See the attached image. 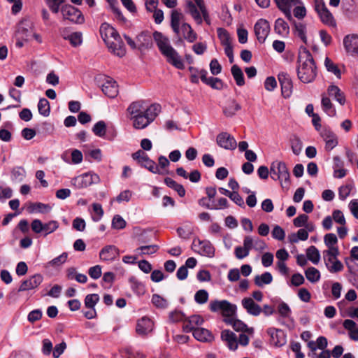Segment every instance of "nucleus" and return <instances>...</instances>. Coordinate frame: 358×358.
Instances as JSON below:
<instances>
[{"label": "nucleus", "mask_w": 358, "mask_h": 358, "mask_svg": "<svg viewBox=\"0 0 358 358\" xmlns=\"http://www.w3.org/2000/svg\"><path fill=\"white\" fill-rule=\"evenodd\" d=\"M296 68L298 78L304 83L313 82L317 76L313 57L306 48L300 47Z\"/></svg>", "instance_id": "nucleus-1"}, {"label": "nucleus", "mask_w": 358, "mask_h": 358, "mask_svg": "<svg viewBox=\"0 0 358 358\" xmlns=\"http://www.w3.org/2000/svg\"><path fill=\"white\" fill-rule=\"evenodd\" d=\"M161 110L159 104H151L146 108V113L134 116L129 120L132 122V126L136 129H143L150 125L157 117Z\"/></svg>", "instance_id": "nucleus-2"}, {"label": "nucleus", "mask_w": 358, "mask_h": 358, "mask_svg": "<svg viewBox=\"0 0 358 358\" xmlns=\"http://www.w3.org/2000/svg\"><path fill=\"white\" fill-rule=\"evenodd\" d=\"M270 173L273 180H278L282 188L289 186V172L285 162L274 161L271 164Z\"/></svg>", "instance_id": "nucleus-3"}, {"label": "nucleus", "mask_w": 358, "mask_h": 358, "mask_svg": "<svg viewBox=\"0 0 358 358\" xmlns=\"http://www.w3.org/2000/svg\"><path fill=\"white\" fill-rule=\"evenodd\" d=\"M209 308L212 312L222 311L224 318L233 317L235 314L236 307L227 300H214L211 301L209 304Z\"/></svg>", "instance_id": "nucleus-4"}, {"label": "nucleus", "mask_w": 358, "mask_h": 358, "mask_svg": "<svg viewBox=\"0 0 358 358\" xmlns=\"http://www.w3.org/2000/svg\"><path fill=\"white\" fill-rule=\"evenodd\" d=\"M315 10L324 24L329 27H336V20L323 0H315Z\"/></svg>", "instance_id": "nucleus-5"}, {"label": "nucleus", "mask_w": 358, "mask_h": 358, "mask_svg": "<svg viewBox=\"0 0 358 358\" xmlns=\"http://www.w3.org/2000/svg\"><path fill=\"white\" fill-rule=\"evenodd\" d=\"M100 181L99 176L94 173H86L73 178L71 185L78 189L85 188L92 184H97Z\"/></svg>", "instance_id": "nucleus-6"}, {"label": "nucleus", "mask_w": 358, "mask_h": 358, "mask_svg": "<svg viewBox=\"0 0 358 358\" xmlns=\"http://www.w3.org/2000/svg\"><path fill=\"white\" fill-rule=\"evenodd\" d=\"M61 12L64 20L76 24H83L85 22V17L81 11L71 5L63 6Z\"/></svg>", "instance_id": "nucleus-7"}, {"label": "nucleus", "mask_w": 358, "mask_h": 358, "mask_svg": "<svg viewBox=\"0 0 358 358\" xmlns=\"http://www.w3.org/2000/svg\"><path fill=\"white\" fill-rule=\"evenodd\" d=\"M192 247L195 252L202 256L213 257L215 255V248L208 241L194 239Z\"/></svg>", "instance_id": "nucleus-8"}, {"label": "nucleus", "mask_w": 358, "mask_h": 358, "mask_svg": "<svg viewBox=\"0 0 358 358\" xmlns=\"http://www.w3.org/2000/svg\"><path fill=\"white\" fill-rule=\"evenodd\" d=\"M278 79L281 86L282 94L285 98H289L293 90V83L290 76L285 71H281L278 75Z\"/></svg>", "instance_id": "nucleus-9"}, {"label": "nucleus", "mask_w": 358, "mask_h": 358, "mask_svg": "<svg viewBox=\"0 0 358 358\" xmlns=\"http://www.w3.org/2000/svg\"><path fill=\"white\" fill-rule=\"evenodd\" d=\"M255 33L259 43H263L270 32V24L266 20L259 19L255 24Z\"/></svg>", "instance_id": "nucleus-10"}, {"label": "nucleus", "mask_w": 358, "mask_h": 358, "mask_svg": "<svg viewBox=\"0 0 358 358\" xmlns=\"http://www.w3.org/2000/svg\"><path fill=\"white\" fill-rule=\"evenodd\" d=\"M33 34V25L29 20H22L17 28V37L21 38L24 41H28L31 39Z\"/></svg>", "instance_id": "nucleus-11"}, {"label": "nucleus", "mask_w": 358, "mask_h": 358, "mask_svg": "<svg viewBox=\"0 0 358 358\" xmlns=\"http://www.w3.org/2000/svg\"><path fill=\"white\" fill-rule=\"evenodd\" d=\"M217 145L226 150H234L237 146L235 138L227 132H222L217 136Z\"/></svg>", "instance_id": "nucleus-12"}, {"label": "nucleus", "mask_w": 358, "mask_h": 358, "mask_svg": "<svg viewBox=\"0 0 358 358\" xmlns=\"http://www.w3.org/2000/svg\"><path fill=\"white\" fill-rule=\"evenodd\" d=\"M162 55L166 57V62L176 69L180 70L185 69V64L182 57L173 48H169V50L162 53Z\"/></svg>", "instance_id": "nucleus-13"}, {"label": "nucleus", "mask_w": 358, "mask_h": 358, "mask_svg": "<svg viewBox=\"0 0 358 358\" xmlns=\"http://www.w3.org/2000/svg\"><path fill=\"white\" fill-rule=\"evenodd\" d=\"M106 44L109 50L114 55L120 57L124 56L126 53L124 44L120 34L117 37L113 38L111 41L106 43Z\"/></svg>", "instance_id": "nucleus-14"}, {"label": "nucleus", "mask_w": 358, "mask_h": 358, "mask_svg": "<svg viewBox=\"0 0 358 358\" xmlns=\"http://www.w3.org/2000/svg\"><path fill=\"white\" fill-rule=\"evenodd\" d=\"M343 45L348 53L358 56V35L345 36L343 38Z\"/></svg>", "instance_id": "nucleus-15"}, {"label": "nucleus", "mask_w": 358, "mask_h": 358, "mask_svg": "<svg viewBox=\"0 0 358 358\" xmlns=\"http://www.w3.org/2000/svg\"><path fill=\"white\" fill-rule=\"evenodd\" d=\"M221 340L226 344L227 348L232 351L238 348V338L236 335L229 329L222 330L221 332Z\"/></svg>", "instance_id": "nucleus-16"}, {"label": "nucleus", "mask_w": 358, "mask_h": 358, "mask_svg": "<svg viewBox=\"0 0 358 358\" xmlns=\"http://www.w3.org/2000/svg\"><path fill=\"white\" fill-rule=\"evenodd\" d=\"M276 3L277 6L281 10L285 15L286 17L289 20H292V16L291 14V8L294 6L301 4L300 0H273Z\"/></svg>", "instance_id": "nucleus-17"}, {"label": "nucleus", "mask_w": 358, "mask_h": 358, "mask_svg": "<svg viewBox=\"0 0 358 358\" xmlns=\"http://www.w3.org/2000/svg\"><path fill=\"white\" fill-rule=\"evenodd\" d=\"M43 278L41 274H35L30 278L22 282L18 292H24L33 289L38 287L43 282Z\"/></svg>", "instance_id": "nucleus-18"}, {"label": "nucleus", "mask_w": 358, "mask_h": 358, "mask_svg": "<svg viewBox=\"0 0 358 358\" xmlns=\"http://www.w3.org/2000/svg\"><path fill=\"white\" fill-rule=\"evenodd\" d=\"M267 333L270 335L271 341L275 346L280 347L286 343V335L282 330L275 328H269L267 330Z\"/></svg>", "instance_id": "nucleus-19"}, {"label": "nucleus", "mask_w": 358, "mask_h": 358, "mask_svg": "<svg viewBox=\"0 0 358 358\" xmlns=\"http://www.w3.org/2000/svg\"><path fill=\"white\" fill-rule=\"evenodd\" d=\"M320 134L325 141L326 150L330 151L337 146L338 143L337 136L331 130L324 129Z\"/></svg>", "instance_id": "nucleus-20"}, {"label": "nucleus", "mask_w": 358, "mask_h": 358, "mask_svg": "<svg viewBox=\"0 0 358 358\" xmlns=\"http://www.w3.org/2000/svg\"><path fill=\"white\" fill-rule=\"evenodd\" d=\"M99 31L101 36L105 43L109 41H111L113 38L117 37L119 35L117 30L107 22L101 24Z\"/></svg>", "instance_id": "nucleus-21"}, {"label": "nucleus", "mask_w": 358, "mask_h": 358, "mask_svg": "<svg viewBox=\"0 0 358 358\" xmlns=\"http://www.w3.org/2000/svg\"><path fill=\"white\" fill-rule=\"evenodd\" d=\"M145 102L142 100L132 102L127 108V117L129 119L146 113V108L144 106Z\"/></svg>", "instance_id": "nucleus-22"}, {"label": "nucleus", "mask_w": 358, "mask_h": 358, "mask_svg": "<svg viewBox=\"0 0 358 358\" xmlns=\"http://www.w3.org/2000/svg\"><path fill=\"white\" fill-rule=\"evenodd\" d=\"M223 321L226 324L232 326L233 329L236 331H242L250 334H253V328H248L245 323L238 319H235L234 317L224 318Z\"/></svg>", "instance_id": "nucleus-23"}, {"label": "nucleus", "mask_w": 358, "mask_h": 358, "mask_svg": "<svg viewBox=\"0 0 358 358\" xmlns=\"http://www.w3.org/2000/svg\"><path fill=\"white\" fill-rule=\"evenodd\" d=\"M241 304L247 313L251 315L258 316L262 311L260 306L256 303L252 298L243 299Z\"/></svg>", "instance_id": "nucleus-24"}, {"label": "nucleus", "mask_w": 358, "mask_h": 358, "mask_svg": "<svg viewBox=\"0 0 358 358\" xmlns=\"http://www.w3.org/2000/svg\"><path fill=\"white\" fill-rule=\"evenodd\" d=\"M153 322L147 317L138 320L136 324V332L139 335H146L153 329Z\"/></svg>", "instance_id": "nucleus-25"}, {"label": "nucleus", "mask_w": 358, "mask_h": 358, "mask_svg": "<svg viewBox=\"0 0 358 358\" xmlns=\"http://www.w3.org/2000/svg\"><path fill=\"white\" fill-rule=\"evenodd\" d=\"M153 38L162 54L169 50V48H173L170 44L169 39L162 33L157 31H155L153 33Z\"/></svg>", "instance_id": "nucleus-26"}, {"label": "nucleus", "mask_w": 358, "mask_h": 358, "mask_svg": "<svg viewBox=\"0 0 358 358\" xmlns=\"http://www.w3.org/2000/svg\"><path fill=\"white\" fill-rule=\"evenodd\" d=\"M102 92L109 98H115L118 94V86L115 80L106 78L101 87Z\"/></svg>", "instance_id": "nucleus-27"}, {"label": "nucleus", "mask_w": 358, "mask_h": 358, "mask_svg": "<svg viewBox=\"0 0 358 358\" xmlns=\"http://www.w3.org/2000/svg\"><path fill=\"white\" fill-rule=\"evenodd\" d=\"M324 262L326 267L330 273H338L343 269V265L338 258H333L331 257L323 256Z\"/></svg>", "instance_id": "nucleus-28"}, {"label": "nucleus", "mask_w": 358, "mask_h": 358, "mask_svg": "<svg viewBox=\"0 0 358 358\" xmlns=\"http://www.w3.org/2000/svg\"><path fill=\"white\" fill-rule=\"evenodd\" d=\"M118 255V249L115 246L107 245L101 249L99 257L103 261H113Z\"/></svg>", "instance_id": "nucleus-29"}, {"label": "nucleus", "mask_w": 358, "mask_h": 358, "mask_svg": "<svg viewBox=\"0 0 358 358\" xmlns=\"http://www.w3.org/2000/svg\"><path fill=\"white\" fill-rule=\"evenodd\" d=\"M182 37L189 43H194L197 39V34L193 30L191 25L187 22H183L180 28Z\"/></svg>", "instance_id": "nucleus-30"}, {"label": "nucleus", "mask_w": 358, "mask_h": 358, "mask_svg": "<svg viewBox=\"0 0 358 358\" xmlns=\"http://www.w3.org/2000/svg\"><path fill=\"white\" fill-rule=\"evenodd\" d=\"M194 337L201 342H211L214 339L212 333L204 328L197 327V329L192 331Z\"/></svg>", "instance_id": "nucleus-31"}, {"label": "nucleus", "mask_w": 358, "mask_h": 358, "mask_svg": "<svg viewBox=\"0 0 358 358\" xmlns=\"http://www.w3.org/2000/svg\"><path fill=\"white\" fill-rule=\"evenodd\" d=\"M184 18L183 14L178 10H173L171 13V27L176 34H180V24Z\"/></svg>", "instance_id": "nucleus-32"}, {"label": "nucleus", "mask_w": 358, "mask_h": 358, "mask_svg": "<svg viewBox=\"0 0 358 358\" xmlns=\"http://www.w3.org/2000/svg\"><path fill=\"white\" fill-rule=\"evenodd\" d=\"M327 94L329 96L333 97L341 105H344L345 103V97L344 93L341 89L334 85H331L328 87Z\"/></svg>", "instance_id": "nucleus-33"}, {"label": "nucleus", "mask_w": 358, "mask_h": 358, "mask_svg": "<svg viewBox=\"0 0 358 358\" xmlns=\"http://www.w3.org/2000/svg\"><path fill=\"white\" fill-rule=\"evenodd\" d=\"M241 107L234 99H230L223 108V113L227 117H232Z\"/></svg>", "instance_id": "nucleus-34"}, {"label": "nucleus", "mask_w": 358, "mask_h": 358, "mask_svg": "<svg viewBox=\"0 0 358 358\" xmlns=\"http://www.w3.org/2000/svg\"><path fill=\"white\" fill-rule=\"evenodd\" d=\"M322 108L323 110L330 117L336 115V110L330 100V99L325 94L322 95L321 101Z\"/></svg>", "instance_id": "nucleus-35"}, {"label": "nucleus", "mask_w": 358, "mask_h": 358, "mask_svg": "<svg viewBox=\"0 0 358 358\" xmlns=\"http://www.w3.org/2000/svg\"><path fill=\"white\" fill-rule=\"evenodd\" d=\"M273 281V276L269 272H265L262 275H257L254 278L255 284L258 287L269 285Z\"/></svg>", "instance_id": "nucleus-36"}, {"label": "nucleus", "mask_w": 358, "mask_h": 358, "mask_svg": "<svg viewBox=\"0 0 358 358\" xmlns=\"http://www.w3.org/2000/svg\"><path fill=\"white\" fill-rule=\"evenodd\" d=\"M187 10L198 24H202V17L200 14V12L197 9L196 6L194 3L190 1H187Z\"/></svg>", "instance_id": "nucleus-37"}, {"label": "nucleus", "mask_w": 358, "mask_h": 358, "mask_svg": "<svg viewBox=\"0 0 358 358\" xmlns=\"http://www.w3.org/2000/svg\"><path fill=\"white\" fill-rule=\"evenodd\" d=\"M231 74L238 86H243L245 84L244 76L241 69L236 64L231 66Z\"/></svg>", "instance_id": "nucleus-38"}, {"label": "nucleus", "mask_w": 358, "mask_h": 358, "mask_svg": "<svg viewBox=\"0 0 358 358\" xmlns=\"http://www.w3.org/2000/svg\"><path fill=\"white\" fill-rule=\"evenodd\" d=\"M193 227L190 223H186L177 229V233L180 238L189 239L193 234Z\"/></svg>", "instance_id": "nucleus-39"}, {"label": "nucleus", "mask_w": 358, "mask_h": 358, "mask_svg": "<svg viewBox=\"0 0 358 358\" xmlns=\"http://www.w3.org/2000/svg\"><path fill=\"white\" fill-rule=\"evenodd\" d=\"M165 184L170 188L174 189L180 197H183L185 195V189L184 187L176 182L175 180L170 178H166L164 179Z\"/></svg>", "instance_id": "nucleus-40"}, {"label": "nucleus", "mask_w": 358, "mask_h": 358, "mask_svg": "<svg viewBox=\"0 0 358 358\" xmlns=\"http://www.w3.org/2000/svg\"><path fill=\"white\" fill-rule=\"evenodd\" d=\"M138 48H149L152 46V38L150 36L145 33H141L137 37Z\"/></svg>", "instance_id": "nucleus-41"}, {"label": "nucleus", "mask_w": 358, "mask_h": 358, "mask_svg": "<svg viewBox=\"0 0 358 358\" xmlns=\"http://www.w3.org/2000/svg\"><path fill=\"white\" fill-rule=\"evenodd\" d=\"M307 258L314 264H317L320 259V254L316 247L310 246L306 250Z\"/></svg>", "instance_id": "nucleus-42"}, {"label": "nucleus", "mask_w": 358, "mask_h": 358, "mask_svg": "<svg viewBox=\"0 0 358 358\" xmlns=\"http://www.w3.org/2000/svg\"><path fill=\"white\" fill-rule=\"evenodd\" d=\"M275 31L280 35H286L289 33V26L282 19L278 18L275 22Z\"/></svg>", "instance_id": "nucleus-43"}, {"label": "nucleus", "mask_w": 358, "mask_h": 358, "mask_svg": "<svg viewBox=\"0 0 358 358\" xmlns=\"http://www.w3.org/2000/svg\"><path fill=\"white\" fill-rule=\"evenodd\" d=\"M305 275L308 280L312 283L317 282L320 279V273L315 267H309L305 271Z\"/></svg>", "instance_id": "nucleus-44"}, {"label": "nucleus", "mask_w": 358, "mask_h": 358, "mask_svg": "<svg viewBox=\"0 0 358 358\" xmlns=\"http://www.w3.org/2000/svg\"><path fill=\"white\" fill-rule=\"evenodd\" d=\"M294 34L301 38V40L304 43H307V37H306V27L305 24L302 23H295L294 24Z\"/></svg>", "instance_id": "nucleus-45"}, {"label": "nucleus", "mask_w": 358, "mask_h": 358, "mask_svg": "<svg viewBox=\"0 0 358 358\" xmlns=\"http://www.w3.org/2000/svg\"><path fill=\"white\" fill-rule=\"evenodd\" d=\"M38 109L41 115L45 117L48 116L50 112L49 101L45 98L40 99L38 103Z\"/></svg>", "instance_id": "nucleus-46"}, {"label": "nucleus", "mask_w": 358, "mask_h": 358, "mask_svg": "<svg viewBox=\"0 0 358 358\" xmlns=\"http://www.w3.org/2000/svg\"><path fill=\"white\" fill-rule=\"evenodd\" d=\"M152 303L156 308L162 309L166 308L169 305L166 299L157 294L152 295Z\"/></svg>", "instance_id": "nucleus-47"}, {"label": "nucleus", "mask_w": 358, "mask_h": 358, "mask_svg": "<svg viewBox=\"0 0 358 358\" xmlns=\"http://www.w3.org/2000/svg\"><path fill=\"white\" fill-rule=\"evenodd\" d=\"M99 301V296L97 294H87L85 298V306L87 308H94Z\"/></svg>", "instance_id": "nucleus-48"}, {"label": "nucleus", "mask_w": 358, "mask_h": 358, "mask_svg": "<svg viewBox=\"0 0 358 358\" xmlns=\"http://www.w3.org/2000/svg\"><path fill=\"white\" fill-rule=\"evenodd\" d=\"M218 38L221 41V44L224 45L231 43V38L228 31L223 28H218L217 30Z\"/></svg>", "instance_id": "nucleus-49"}, {"label": "nucleus", "mask_w": 358, "mask_h": 358, "mask_svg": "<svg viewBox=\"0 0 358 358\" xmlns=\"http://www.w3.org/2000/svg\"><path fill=\"white\" fill-rule=\"evenodd\" d=\"M92 131L94 133V134L99 137H103L105 136L106 132V123L101 120L96 122L93 128Z\"/></svg>", "instance_id": "nucleus-50"}, {"label": "nucleus", "mask_w": 358, "mask_h": 358, "mask_svg": "<svg viewBox=\"0 0 358 358\" xmlns=\"http://www.w3.org/2000/svg\"><path fill=\"white\" fill-rule=\"evenodd\" d=\"M291 148L293 153L299 155L302 150V142L298 136H294L290 141Z\"/></svg>", "instance_id": "nucleus-51"}, {"label": "nucleus", "mask_w": 358, "mask_h": 358, "mask_svg": "<svg viewBox=\"0 0 358 358\" xmlns=\"http://www.w3.org/2000/svg\"><path fill=\"white\" fill-rule=\"evenodd\" d=\"M353 189L352 183H349L340 187L338 189V196L341 200H345L350 194Z\"/></svg>", "instance_id": "nucleus-52"}, {"label": "nucleus", "mask_w": 358, "mask_h": 358, "mask_svg": "<svg viewBox=\"0 0 358 358\" xmlns=\"http://www.w3.org/2000/svg\"><path fill=\"white\" fill-rule=\"evenodd\" d=\"M58 227L59 223L55 220H52L48 223L43 224V231L44 232V236L54 232Z\"/></svg>", "instance_id": "nucleus-53"}, {"label": "nucleus", "mask_w": 358, "mask_h": 358, "mask_svg": "<svg viewBox=\"0 0 358 358\" xmlns=\"http://www.w3.org/2000/svg\"><path fill=\"white\" fill-rule=\"evenodd\" d=\"M130 282L131 283L132 289L138 295H142L145 293V287L144 285L139 281H138L135 278L132 277L130 278Z\"/></svg>", "instance_id": "nucleus-54"}, {"label": "nucleus", "mask_w": 358, "mask_h": 358, "mask_svg": "<svg viewBox=\"0 0 358 358\" xmlns=\"http://www.w3.org/2000/svg\"><path fill=\"white\" fill-rule=\"evenodd\" d=\"M324 64L328 71L333 73L337 78L341 77V71L329 58L326 57Z\"/></svg>", "instance_id": "nucleus-55"}, {"label": "nucleus", "mask_w": 358, "mask_h": 358, "mask_svg": "<svg viewBox=\"0 0 358 358\" xmlns=\"http://www.w3.org/2000/svg\"><path fill=\"white\" fill-rule=\"evenodd\" d=\"M194 300L199 304H203L208 300V293L205 289H199L195 293Z\"/></svg>", "instance_id": "nucleus-56"}, {"label": "nucleus", "mask_w": 358, "mask_h": 358, "mask_svg": "<svg viewBox=\"0 0 358 358\" xmlns=\"http://www.w3.org/2000/svg\"><path fill=\"white\" fill-rule=\"evenodd\" d=\"M141 166L145 167V169H148L150 172H152L153 173L162 174V172H161L159 166L157 165L156 163L150 159H148Z\"/></svg>", "instance_id": "nucleus-57"}, {"label": "nucleus", "mask_w": 358, "mask_h": 358, "mask_svg": "<svg viewBox=\"0 0 358 358\" xmlns=\"http://www.w3.org/2000/svg\"><path fill=\"white\" fill-rule=\"evenodd\" d=\"M203 319L198 315H192L188 318V322L191 326L189 327L190 331H194V329H197L196 326L201 325L203 323Z\"/></svg>", "instance_id": "nucleus-58"}, {"label": "nucleus", "mask_w": 358, "mask_h": 358, "mask_svg": "<svg viewBox=\"0 0 358 358\" xmlns=\"http://www.w3.org/2000/svg\"><path fill=\"white\" fill-rule=\"evenodd\" d=\"M92 208L94 215L92 216V219L94 222H99L103 215V210L102 208V206L99 203H93Z\"/></svg>", "instance_id": "nucleus-59"}, {"label": "nucleus", "mask_w": 358, "mask_h": 358, "mask_svg": "<svg viewBox=\"0 0 358 358\" xmlns=\"http://www.w3.org/2000/svg\"><path fill=\"white\" fill-rule=\"evenodd\" d=\"M65 39H69L71 44L75 47L80 45L82 43V34L79 32H73L68 37L64 36Z\"/></svg>", "instance_id": "nucleus-60"}, {"label": "nucleus", "mask_w": 358, "mask_h": 358, "mask_svg": "<svg viewBox=\"0 0 358 358\" xmlns=\"http://www.w3.org/2000/svg\"><path fill=\"white\" fill-rule=\"evenodd\" d=\"M132 158L136 160L141 166L150 159L148 155L141 150L133 153Z\"/></svg>", "instance_id": "nucleus-61"}, {"label": "nucleus", "mask_w": 358, "mask_h": 358, "mask_svg": "<svg viewBox=\"0 0 358 358\" xmlns=\"http://www.w3.org/2000/svg\"><path fill=\"white\" fill-rule=\"evenodd\" d=\"M112 227L116 229H122L126 227V221L119 215L113 217Z\"/></svg>", "instance_id": "nucleus-62"}, {"label": "nucleus", "mask_w": 358, "mask_h": 358, "mask_svg": "<svg viewBox=\"0 0 358 358\" xmlns=\"http://www.w3.org/2000/svg\"><path fill=\"white\" fill-rule=\"evenodd\" d=\"M12 179L16 181H22L25 176V171L22 167L14 168L12 171Z\"/></svg>", "instance_id": "nucleus-63"}, {"label": "nucleus", "mask_w": 358, "mask_h": 358, "mask_svg": "<svg viewBox=\"0 0 358 358\" xmlns=\"http://www.w3.org/2000/svg\"><path fill=\"white\" fill-rule=\"evenodd\" d=\"M324 242L327 248L336 246L338 243V238L336 234L329 233L324 237Z\"/></svg>", "instance_id": "nucleus-64"}]
</instances>
